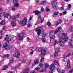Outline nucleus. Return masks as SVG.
Returning a JSON list of instances; mask_svg holds the SVG:
<instances>
[{
    "mask_svg": "<svg viewBox=\"0 0 73 73\" xmlns=\"http://www.w3.org/2000/svg\"><path fill=\"white\" fill-rule=\"evenodd\" d=\"M59 14V12H55L53 13V15H55V16H56V15H58Z\"/></svg>",
    "mask_w": 73,
    "mask_h": 73,
    "instance_id": "22",
    "label": "nucleus"
},
{
    "mask_svg": "<svg viewBox=\"0 0 73 73\" xmlns=\"http://www.w3.org/2000/svg\"><path fill=\"white\" fill-rule=\"evenodd\" d=\"M17 0H13V4L17 3Z\"/></svg>",
    "mask_w": 73,
    "mask_h": 73,
    "instance_id": "32",
    "label": "nucleus"
},
{
    "mask_svg": "<svg viewBox=\"0 0 73 73\" xmlns=\"http://www.w3.org/2000/svg\"><path fill=\"white\" fill-rule=\"evenodd\" d=\"M41 49V51L42 52V51H43V50H44V48L41 47L40 48Z\"/></svg>",
    "mask_w": 73,
    "mask_h": 73,
    "instance_id": "60",
    "label": "nucleus"
},
{
    "mask_svg": "<svg viewBox=\"0 0 73 73\" xmlns=\"http://www.w3.org/2000/svg\"><path fill=\"white\" fill-rule=\"evenodd\" d=\"M54 63L55 65H59V63H58V62L56 61V60L54 61Z\"/></svg>",
    "mask_w": 73,
    "mask_h": 73,
    "instance_id": "31",
    "label": "nucleus"
},
{
    "mask_svg": "<svg viewBox=\"0 0 73 73\" xmlns=\"http://www.w3.org/2000/svg\"><path fill=\"white\" fill-rule=\"evenodd\" d=\"M62 35L64 37H67V34L66 33H62Z\"/></svg>",
    "mask_w": 73,
    "mask_h": 73,
    "instance_id": "35",
    "label": "nucleus"
},
{
    "mask_svg": "<svg viewBox=\"0 0 73 73\" xmlns=\"http://www.w3.org/2000/svg\"><path fill=\"white\" fill-rule=\"evenodd\" d=\"M6 27L4 26L3 28L1 30V31H0V39H1L2 38V32H3L4 31V29Z\"/></svg>",
    "mask_w": 73,
    "mask_h": 73,
    "instance_id": "9",
    "label": "nucleus"
},
{
    "mask_svg": "<svg viewBox=\"0 0 73 73\" xmlns=\"http://www.w3.org/2000/svg\"><path fill=\"white\" fill-rule=\"evenodd\" d=\"M34 62L35 63H34L33 64V66H34V65H35V64H38V59L36 58L35 59V60H34Z\"/></svg>",
    "mask_w": 73,
    "mask_h": 73,
    "instance_id": "10",
    "label": "nucleus"
},
{
    "mask_svg": "<svg viewBox=\"0 0 73 73\" xmlns=\"http://www.w3.org/2000/svg\"><path fill=\"white\" fill-rule=\"evenodd\" d=\"M57 71H58V73L61 72V70L60 68H57Z\"/></svg>",
    "mask_w": 73,
    "mask_h": 73,
    "instance_id": "50",
    "label": "nucleus"
},
{
    "mask_svg": "<svg viewBox=\"0 0 73 73\" xmlns=\"http://www.w3.org/2000/svg\"><path fill=\"white\" fill-rule=\"evenodd\" d=\"M40 27H38L35 29V31L37 32L38 36H40L41 33V31L40 30Z\"/></svg>",
    "mask_w": 73,
    "mask_h": 73,
    "instance_id": "5",
    "label": "nucleus"
},
{
    "mask_svg": "<svg viewBox=\"0 0 73 73\" xmlns=\"http://www.w3.org/2000/svg\"><path fill=\"white\" fill-rule=\"evenodd\" d=\"M31 24H28L27 27H31Z\"/></svg>",
    "mask_w": 73,
    "mask_h": 73,
    "instance_id": "56",
    "label": "nucleus"
},
{
    "mask_svg": "<svg viewBox=\"0 0 73 73\" xmlns=\"http://www.w3.org/2000/svg\"><path fill=\"white\" fill-rule=\"evenodd\" d=\"M24 33L22 32L19 35H18V36L17 37V40H23L24 38Z\"/></svg>",
    "mask_w": 73,
    "mask_h": 73,
    "instance_id": "2",
    "label": "nucleus"
},
{
    "mask_svg": "<svg viewBox=\"0 0 73 73\" xmlns=\"http://www.w3.org/2000/svg\"><path fill=\"white\" fill-rule=\"evenodd\" d=\"M58 31H54V34H55V35H56V34H57V33H58Z\"/></svg>",
    "mask_w": 73,
    "mask_h": 73,
    "instance_id": "54",
    "label": "nucleus"
},
{
    "mask_svg": "<svg viewBox=\"0 0 73 73\" xmlns=\"http://www.w3.org/2000/svg\"><path fill=\"white\" fill-rule=\"evenodd\" d=\"M2 16H3V14H2V13H0V18H1V17Z\"/></svg>",
    "mask_w": 73,
    "mask_h": 73,
    "instance_id": "58",
    "label": "nucleus"
},
{
    "mask_svg": "<svg viewBox=\"0 0 73 73\" xmlns=\"http://www.w3.org/2000/svg\"><path fill=\"white\" fill-rule=\"evenodd\" d=\"M62 20L60 19L58 21L56 22V25H59V24H60L61 23H62Z\"/></svg>",
    "mask_w": 73,
    "mask_h": 73,
    "instance_id": "11",
    "label": "nucleus"
},
{
    "mask_svg": "<svg viewBox=\"0 0 73 73\" xmlns=\"http://www.w3.org/2000/svg\"><path fill=\"white\" fill-rule=\"evenodd\" d=\"M11 24L12 27H15V26H16V23L13 21H11Z\"/></svg>",
    "mask_w": 73,
    "mask_h": 73,
    "instance_id": "14",
    "label": "nucleus"
},
{
    "mask_svg": "<svg viewBox=\"0 0 73 73\" xmlns=\"http://www.w3.org/2000/svg\"><path fill=\"white\" fill-rule=\"evenodd\" d=\"M68 7L69 8V9L68 10H69V9L71 7H72V5H71L70 4H69L68 5Z\"/></svg>",
    "mask_w": 73,
    "mask_h": 73,
    "instance_id": "47",
    "label": "nucleus"
},
{
    "mask_svg": "<svg viewBox=\"0 0 73 73\" xmlns=\"http://www.w3.org/2000/svg\"><path fill=\"white\" fill-rule=\"evenodd\" d=\"M5 48L6 50H9L10 49H11V48H12V46H7Z\"/></svg>",
    "mask_w": 73,
    "mask_h": 73,
    "instance_id": "16",
    "label": "nucleus"
},
{
    "mask_svg": "<svg viewBox=\"0 0 73 73\" xmlns=\"http://www.w3.org/2000/svg\"><path fill=\"white\" fill-rule=\"evenodd\" d=\"M29 68H27L25 70L23 71V73H28V72H29Z\"/></svg>",
    "mask_w": 73,
    "mask_h": 73,
    "instance_id": "15",
    "label": "nucleus"
},
{
    "mask_svg": "<svg viewBox=\"0 0 73 73\" xmlns=\"http://www.w3.org/2000/svg\"><path fill=\"white\" fill-rule=\"evenodd\" d=\"M5 22V21L3 20L0 22V24L1 25H4Z\"/></svg>",
    "mask_w": 73,
    "mask_h": 73,
    "instance_id": "24",
    "label": "nucleus"
},
{
    "mask_svg": "<svg viewBox=\"0 0 73 73\" xmlns=\"http://www.w3.org/2000/svg\"><path fill=\"white\" fill-rule=\"evenodd\" d=\"M55 38V36H54V35H53L52 36H51L50 37V41H51V40H54Z\"/></svg>",
    "mask_w": 73,
    "mask_h": 73,
    "instance_id": "20",
    "label": "nucleus"
},
{
    "mask_svg": "<svg viewBox=\"0 0 73 73\" xmlns=\"http://www.w3.org/2000/svg\"><path fill=\"white\" fill-rule=\"evenodd\" d=\"M16 18H17L16 17V16H14L13 17H12V19H16Z\"/></svg>",
    "mask_w": 73,
    "mask_h": 73,
    "instance_id": "59",
    "label": "nucleus"
},
{
    "mask_svg": "<svg viewBox=\"0 0 73 73\" xmlns=\"http://www.w3.org/2000/svg\"><path fill=\"white\" fill-rule=\"evenodd\" d=\"M13 62V59H11V60H10V62L9 63V65H11Z\"/></svg>",
    "mask_w": 73,
    "mask_h": 73,
    "instance_id": "25",
    "label": "nucleus"
},
{
    "mask_svg": "<svg viewBox=\"0 0 73 73\" xmlns=\"http://www.w3.org/2000/svg\"><path fill=\"white\" fill-rule=\"evenodd\" d=\"M9 43V41H8L7 42H6L5 43V45H3V47L4 48H7L8 46V44Z\"/></svg>",
    "mask_w": 73,
    "mask_h": 73,
    "instance_id": "17",
    "label": "nucleus"
},
{
    "mask_svg": "<svg viewBox=\"0 0 73 73\" xmlns=\"http://www.w3.org/2000/svg\"><path fill=\"white\" fill-rule=\"evenodd\" d=\"M44 60V57L43 56H42L40 59V62H42V61H43Z\"/></svg>",
    "mask_w": 73,
    "mask_h": 73,
    "instance_id": "34",
    "label": "nucleus"
},
{
    "mask_svg": "<svg viewBox=\"0 0 73 73\" xmlns=\"http://www.w3.org/2000/svg\"><path fill=\"white\" fill-rule=\"evenodd\" d=\"M3 14L4 15V17L7 18L8 20H11L12 19V16L10 14L5 12H4Z\"/></svg>",
    "mask_w": 73,
    "mask_h": 73,
    "instance_id": "3",
    "label": "nucleus"
},
{
    "mask_svg": "<svg viewBox=\"0 0 73 73\" xmlns=\"http://www.w3.org/2000/svg\"><path fill=\"white\" fill-rule=\"evenodd\" d=\"M60 10H61V11H62L64 10V7H62L60 8Z\"/></svg>",
    "mask_w": 73,
    "mask_h": 73,
    "instance_id": "57",
    "label": "nucleus"
},
{
    "mask_svg": "<svg viewBox=\"0 0 73 73\" xmlns=\"http://www.w3.org/2000/svg\"><path fill=\"white\" fill-rule=\"evenodd\" d=\"M35 69L36 70H40V68L38 67H37L35 68Z\"/></svg>",
    "mask_w": 73,
    "mask_h": 73,
    "instance_id": "49",
    "label": "nucleus"
},
{
    "mask_svg": "<svg viewBox=\"0 0 73 73\" xmlns=\"http://www.w3.org/2000/svg\"><path fill=\"white\" fill-rule=\"evenodd\" d=\"M46 11L47 12H49V11H50V10L49 9V8H47L46 9Z\"/></svg>",
    "mask_w": 73,
    "mask_h": 73,
    "instance_id": "51",
    "label": "nucleus"
},
{
    "mask_svg": "<svg viewBox=\"0 0 73 73\" xmlns=\"http://www.w3.org/2000/svg\"><path fill=\"white\" fill-rule=\"evenodd\" d=\"M9 57V55H5L4 56H2V58H5V57H6V58H8Z\"/></svg>",
    "mask_w": 73,
    "mask_h": 73,
    "instance_id": "28",
    "label": "nucleus"
},
{
    "mask_svg": "<svg viewBox=\"0 0 73 73\" xmlns=\"http://www.w3.org/2000/svg\"><path fill=\"white\" fill-rule=\"evenodd\" d=\"M40 11L38 10H36L33 11V13H35V15L37 16L40 13Z\"/></svg>",
    "mask_w": 73,
    "mask_h": 73,
    "instance_id": "8",
    "label": "nucleus"
},
{
    "mask_svg": "<svg viewBox=\"0 0 73 73\" xmlns=\"http://www.w3.org/2000/svg\"><path fill=\"white\" fill-rule=\"evenodd\" d=\"M53 31H51L49 33V34L50 35H52V34H53Z\"/></svg>",
    "mask_w": 73,
    "mask_h": 73,
    "instance_id": "44",
    "label": "nucleus"
},
{
    "mask_svg": "<svg viewBox=\"0 0 73 73\" xmlns=\"http://www.w3.org/2000/svg\"><path fill=\"white\" fill-rule=\"evenodd\" d=\"M38 51L39 52H41V48H40L38 50Z\"/></svg>",
    "mask_w": 73,
    "mask_h": 73,
    "instance_id": "64",
    "label": "nucleus"
},
{
    "mask_svg": "<svg viewBox=\"0 0 73 73\" xmlns=\"http://www.w3.org/2000/svg\"><path fill=\"white\" fill-rule=\"evenodd\" d=\"M5 40H6V41H11V39L10 38L8 37H6L5 38Z\"/></svg>",
    "mask_w": 73,
    "mask_h": 73,
    "instance_id": "19",
    "label": "nucleus"
},
{
    "mask_svg": "<svg viewBox=\"0 0 73 73\" xmlns=\"http://www.w3.org/2000/svg\"><path fill=\"white\" fill-rule=\"evenodd\" d=\"M64 45H65V44H64V43L63 42H62L60 44V45L61 46H64Z\"/></svg>",
    "mask_w": 73,
    "mask_h": 73,
    "instance_id": "36",
    "label": "nucleus"
},
{
    "mask_svg": "<svg viewBox=\"0 0 73 73\" xmlns=\"http://www.w3.org/2000/svg\"><path fill=\"white\" fill-rule=\"evenodd\" d=\"M44 11V9L43 7H41L40 10L41 12H43Z\"/></svg>",
    "mask_w": 73,
    "mask_h": 73,
    "instance_id": "48",
    "label": "nucleus"
},
{
    "mask_svg": "<svg viewBox=\"0 0 73 73\" xmlns=\"http://www.w3.org/2000/svg\"><path fill=\"white\" fill-rule=\"evenodd\" d=\"M46 53V50H43L41 52V56H45V53Z\"/></svg>",
    "mask_w": 73,
    "mask_h": 73,
    "instance_id": "13",
    "label": "nucleus"
},
{
    "mask_svg": "<svg viewBox=\"0 0 73 73\" xmlns=\"http://www.w3.org/2000/svg\"><path fill=\"white\" fill-rule=\"evenodd\" d=\"M71 54H71V53H69L67 55V56H68V57H69V56H71Z\"/></svg>",
    "mask_w": 73,
    "mask_h": 73,
    "instance_id": "55",
    "label": "nucleus"
},
{
    "mask_svg": "<svg viewBox=\"0 0 73 73\" xmlns=\"http://www.w3.org/2000/svg\"><path fill=\"white\" fill-rule=\"evenodd\" d=\"M21 64H22L21 63H19L18 64V66H21Z\"/></svg>",
    "mask_w": 73,
    "mask_h": 73,
    "instance_id": "63",
    "label": "nucleus"
},
{
    "mask_svg": "<svg viewBox=\"0 0 73 73\" xmlns=\"http://www.w3.org/2000/svg\"><path fill=\"white\" fill-rule=\"evenodd\" d=\"M61 28H60V27H58L57 29V31H58V32H59V31H60V30H61Z\"/></svg>",
    "mask_w": 73,
    "mask_h": 73,
    "instance_id": "41",
    "label": "nucleus"
},
{
    "mask_svg": "<svg viewBox=\"0 0 73 73\" xmlns=\"http://www.w3.org/2000/svg\"><path fill=\"white\" fill-rule=\"evenodd\" d=\"M39 66L41 67V66H42V63H40L39 64Z\"/></svg>",
    "mask_w": 73,
    "mask_h": 73,
    "instance_id": "62",
    "label": "nucleus"
},
{
    "mask_svg": "<svg viewBox=\"0 0 73 73\" xmlns=\"http://www.w3.org/2000/svg\"><path fill=\"white\" fill-rule=\"evenodd\" d=\"M47 25L48 26V27H50L52 26V24H51V23L49 22H47Z\"/></svg>",
    "mask_w": 73,
    "mask_h": 73,
    "instance_id": "30",
    "label": "nucleus"
},
{
    "mask_svg": "<svg viewBox=\"0 0 73 73\" xmlns=\"http://www.w3.org/2000/svg\"><path fill=\"white\" fill-rule=\"evenodd\" d=\"M65 66L68 69L71 68L70 65V60H68L67 62V63L65 64Z\"/></svg>",
    "mask_w": 73,
    "mask_h": 73,
    "instance_id": "6",
    "label": "nucleus"
},
{
    "mask_svg": "<svg viewBox=\"0 0 73 73\" xmlns=\"http://www.w3.org/2000/svg\"><path fill=\"white\" fill-rule=\"evenodd\" d=\"M8 68V66H4L2 68V70H6L7 68Z\"/></svg>",
    "mask_w": 73,
    "mask_h": 73,
    "instance_id": "26",
    "label": "nucleus"
},
{
    "mask_svg": "<svg viewBox=\"0 0 73 73\" xmlns=\"http://www.w3.org/2000/svg\"><path fill=\"white\" fill-rule=\"evenodd\" d=\"M20 55V52L19 51H17L15 53L13 54V56L14 57H17V58H18L19 57L18 56Z\"/></svg>",
    "mask_w": 73,
    "mask_h": 73,
    "instance_id": "7",
    "label": "nucleus"
},
{
    "mask_svg": "<svg viewBox=\"0 0 73 73\" xmlns=\"http://www.w3.org/2000/svg\"><path fill=\"white\" fill-rule=\"evenodd\" d=\"M27 17H24L22 20H20L19 21V23L20 25H21L22 26H24L27 24Z\"/></svg>",
    "mask_w": 73,
    "mask_h": 73,
    "instance_id": "1",
    "label": "nucleus"
},
{
    "mask_svg": "<svg viewBox=\"0 0 73 73\" xmlns=\"http://www.w3.org/2000/svg\"><path fill=\"white\" fill-rule=\"evenodd\" d=\"M17 18H19L20 17V14L19 13H18L15 16Z\"/></svg>",
    "mask_w": 73,
    "mask_h": 73,
    "instance_id": "40",
    "label": "nucleus"
},
{
    "mask_svg": "<svg viewBox=\"0 0 73 73\" xmlns=\"http://www.w3.org/2000/svg\"><path fill=\"white\" fill-rule=\"evenodd\" d=\"M50 69L51 71L50 72V73H53V71L55 69V66L54 64H52L50 66Z\"/></svg>",
    "mask_w": 73,
    "mask_h": 73,
    "instance_id": "4",
    "label": "nucleus"
},
{
    "mask_svg": "<svg viewBox=\"0 0 73 73\" xmlns=\"http://www.w3.org/2000/svg\"><path fill=\"white\" fill-rule=\"evenodd\" d=\"M54 56H58V52L55 51L54 54Z\"/></svg>",
    "mask_w": 73,
    "mask_h": 73,
    "instance_id": "39",
    "label": "nucleus"
},
{
    "mask_svg": "<svg viewBox=\"0 0 73 73\" xmlns=\"http://www.w3.org/2000/svg\"><path fill=\"white\" fill-rule=\"evenodd\" d=\"M14 6L15 7H19V4L18 3H16L14 5Z\"/></svg>",
    "mask_w": 73,
    "mask_h": 73,
    "instance_id": "21",
    "label": "nucleus"
},
{
    "mask_svg": "<svg viewBox=\"0 0 73 73\" xmlns=\"http://www.w3.org/2000/svg\"><path fill=\"white\" fill-rule=\"evenodd\" d=\"M46 1L45 0H42L40 2V4L43 5H45L46 4Z\"/></svg>",
    "mask_w": 73,
    "mask_h": 73,
    "instance_id": "12",
    "label": "nucleus"
},
{
    "mask_svg": "<svg viewBox=\"0 0 73 73\" xmlns=\"http://www.w3.org/2000/svg\"><path fill=\"white\" fill-rule=\"evenodd\" d=\"M42 42H45V41H46V39L45 38H44L42 39Z\"/></svg>",
    "mask_w": 73,
    "mask_h": 73,
    "instance_id": "43",
    "label": "nucleus"
},
{
    "mask_svg": "<svg viewBox=\"0 0 73 73\" xmlns=\"http://www.w3.org/2000/svg\"><path fill=\"white\" fill-rule=\"evenodd\" d=\"M68 57V55L67 56H63V58H64V59H66V58H67V57Z\"/></svg>",
    "mask_w": 73,
    "mask_h": 73,
    "instance_id": "46",
    "label": "nucleus"
},
{
    "mask_svg": "<svg viewBox=\"0 0 73 73\" xmlns=\"http://www.w3.org/2000/svg\"><path fill=\"white\" fill-rule=\"evenodd\" d=\"M67 13L66 12V11H65L63 12V15H66V14Z\"/></svg>",
    "mask_w": 73,
    "mask_h": 73,
    "instance_id": "61",
    "label": "nucleus"
},
{
    "mask_svg": "<svg viewBox=\"0 0 73 73\" xmlns=\"http://www.w3.org/2000/svg\"><path fill=\"white\" fill-rule=\"evenodd\" d=\"M11 10L12 11H15L16 10V9L15 7H12Z\"/></svg>",
    "mask_w": 73,
    "mask_h": 73,
    "instance_id": "53",
    "label": "nucleus"
},
{
    "mask_svg": "<svg viewBox=\"0 0 73 73\" xmlns=\"http://www.w3.org/2000/svg\"><path fill=\"white\" fill-rule=\"evenodd\" d=\"M26 61H27V60L26 59H24L22 61V63H25L26 62Z\"/></svg>",
    "mask_w": 73,
    "mask_h": 73,
    "instance_id": "42",
    "label": "nucleus"
},
{
    "mask_svg": "<svg viewBox=\"0 0 73 73\" xmlns=\"http://www.w3.org/2000/svg\"><path fill=\"white\" fill-rule=\"evenodd\" d=\"M69 29L71 31H72V32H73V26H70V28Z\"/></svg>",
    "mask_w": 73,
    "mask_h": 73,
    "instance_id": "33",
    "label": "nucleus"
},
{
    "mask_svg": "<svg viewBox=\"0 0 73 73\" xmlns=\"http://www.w3.org/2000/svg\"><path fill=\"white\" fill-rule=\"evenodd\" d=\"M31 63H32V61L31 60L29 61V62H28V65H30Z\"/></svg>",
    "mask_w": 73,
    "mask_h": 73,
    "instance_id": "52",
    "label": "nucleus"
},
{
    "mask_svg": "<svg viewBox=\"0 0 73 73\" xmlns=\"http://www.w3.org/2000/svg\"><path fill=\"white\" fill-rule=\"evenodd\" d=\"M46 36V33H42V36L43 37H45Z\"/></svg>",
    "mask_w": 73,
    "mask_h": 73,
    "instance_id": "29",
    "label": "nucleus"
},
{
    "mask_svg": "<svg viewBox=\"0 0 73 73\" xmlns=\"http://www.w3.org/2000/svg\"><path fill=\"white\" fill-rule=\"evenodd\" d=\"M69 39V38L67 36H66L63 38V40L64 41H67Z\"/></svg>",
    "mask_w": 73,
    "mask_h": 73,
    "instance_id": "27",
    "label": "nucleus"
},
{
    "mask_svg": "<svg viewBox=\"0 0 73 73\" xmlns=\"http://www.w3.org/2000/svg\"><path fill=\"white\" fill-rule=\"evenodd\" d=\"M49 64L48 63H45V67L46 68H48L49 67Z\"/></svg>",
    "mask_w": 73,
    "mask_h": 73,
    "instance_id": "37",
    "label": "nucleus"
},
{
    "mask_svg": "<svg viewBox=\"0 0 73 73\" xmlns=\"http://www.w3.org/2000/svg\"><path fill=\"white\" fill-rule=\"evenodd\" d=\"M55 52H58H58H59V48H56Z\"/></svg>",
    "mask_w": 73,
    "mask_h": 73,
    "instance_id": "45",
    "label": "nucleus"
},
{
    "mask_svg": "<svg viewBox=\"0 0 73 73\" xmlns=\"http://www.w3.org/2000/svg\"><path fill=\"white\" fill-rule=\"evenodd\" d=\"M63 39V36H61L60 38V39H59V43H61V42L62 41V39Z\"/></svg>",
    "mask_w": 73,
    "mask_h": 73,
    "instance_id": "23",
    "label": "nucleus"
},
{
    "mask_svg": "<svg viewBox=\"0 0 73 73\" xmlns=\"http://www.w3.org/2000/svg\"><path fill=\"white\" fill-rule=\"evenodd\" d=\"M58 41H57V40H55L54 44V45H56V44H58Z\"/></svg>",
    "mask_w": 73,
    "mask_h": 73,
    "instance_id": "38",
    "label": "nucleus"
},
{
    "mask_svg": "<svg viewBox=\"0 0 73 73\" xmlns=\"http://www.w3.org/2000/svg\"><path fill=\"white\" fill-rule=\"evenodd\" d=\"M52 6L54 8H56V3L54 2L53 3H52Z\"/></svg>",
    "mask_w": 73,
    "mask_h": 73,
    "instance_id": "18",
    "label": "nucleus"
}]
</instances>
